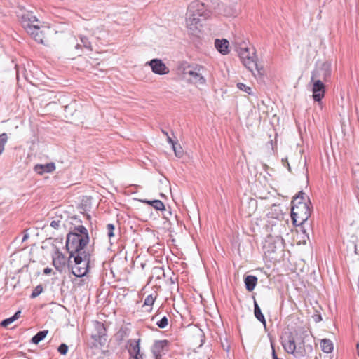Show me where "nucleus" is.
Wrapping results in <instances>:
<instances>
[{"label":"nucleus","instance_id":"nucleus-8","mask_svg":"<svg viewBox=\"0 0 359 359\" xmlns=\"http://www.w3.org/2000/svg\"><path fill=\"white\" fill-rule=\"evenodd\" d=\"M20 18L22 25L27 33H33L32 30H36V27L41 24L37 18L30 11L24 13Z\"/></svg>","mask_w":359,"mask_h":359},{"label":"nucleus","instance_id":"nucleus-9","mask_svg":"<svg viewBox=\"0 0 359 359\" xmlns=\"http://www.w3.org/2000/svg\"><path fill=\"white\" fill-rule=\"evenodd\" d=\"M106 328L103 323L96 321L94 323V330L91 334L92 338L100 344H102L106 341Z\"/></svg>","mask_w":359,"mask_h":359},{"label":"nucleus","instance_id":"nucleus-4","mask_svg":"<svg viewBox=\"0 0 359 359\" xmlns=\"http://www.w3.org/2000/svg\"><path fill=\"white\" fill-rule=\"evenodd\" d=\"M304 195L303 191H300L292 201L291 217L295 226L304 225L311 215L310 201L309 199L304 201Z\"/></svg>","mask_w":359,"mask_h":359},{"label":"nucleus","instance_id":"nucleus-5","mask_svg":"<svg viewBox=\"0 0 359 359\" xmlns=\"http://www.w3.org/2000/svg\"><path fill=\"white\" fill-rule=\"evenodd\" d=\"M89 243V236H86L85 238H80L77 233L69 232L67 236L66 248L69 253V258L68 264L72 263L71 259L72 256L86 252L85 247Z\"/></svg>","mask_w":359,"mask_h":359},{"label":"nucleus","instance_id":"nucleus-26","mask_svg":"<svg viewBox=\"0 0 359 359\" xmlns=\"http://www.w3.org/2000/svg\"><path fill=\"white\" fill-rule=\"evenodd\" d=\"M156 297L157 294L156 292L148 295L144 299V306H151L154 304Z\"/></svg>","mask_w":359,"mask_h":359},{"label":"nucleus","instance_id":"nucleus-2","mask_svg":"<svg viewBox=\"0 0 359 359\" xmlns=\"http://www.w3.org/2000/svg\"><path fill=\"white\" fill-rule=\"evenodd\" d=\"M212 12L207 6L198 0L189 4L187 12L186 25L191 34H194L202 26V22L210 19Z\"/></svg>","mask_w":359,"mask_h":359},{"label":"nucleus","instance_id":"nucleus-12","mask_svg":"<svg viewBox=\"0 0 359 359\" xmlns=\"http://www.w3.org/2000/svg\"><path fill=\"white\" fill-rule=\"evenodd\" d=\"M53 264L59 272H62L65 268L66 257L59 250H57L53 255Z\"/></svg>","mask_w":359,"mask_h":359},{"label":"nucleus","instance_id":"nucleus-23","mask_svg":"<svg viewBox=\"0 0 359 359\" xmlns=\"http://www.w3.org/2000/svg\"><path fill=\"white\" fill-rule=\"evenodd\" d=\"M321 348L324 353H330L333 350V344L330 339H323L321 340Z\"/></svg>","mask_w":359,"mask_h":359},{"label":"nucleus","instance_id":"nucleus-19","mask_svg":"<svg viewBox=\"0 0 359 359\" xmlns=\"http://www.w3.org/2000/svg\"><path fill=\"white\" fill-rule=\"evenodd\" d=\"M257 283V278L254 276H247L245 278V285L247 290L252 291Z\"/></svg>","mask_w":359,"mask_h":359},{"label":"nucleus","instance_id":"nucleus-46","mask_svg":"<svg viewBox=\"0 0 359 359\" xmlns=\"http://www.w3.org/2000/svg\"><path fill=\"white\" fill-rule=\"evenodd\" d=\"M358 188L359 189V180H358Z\"/></svg>","mask_w":359,"mask_h":359},{"label":"nucleus","instance_id":"nucleus-31","mask_svg":"<svg viewBox=\"0 0 359 359\" xmlns=\"http://www.w3.org/2000/svg\"><path fill=\"white\" fill-rule=\"evenodd\" d=\"M239 55H240V58H241L242 62L244 60H247V58H249L250 57V53H249L248 48H244V49L241 50L239 53Z\"/></svg>","mask_w":359,"mask_h":359},{"label":"nucleus","instance_id":"nucleus-40","mask_svg":"<svg viewBox=\"0 0 359 359\" xmlns=\"http://www.w3.org/2000/svg\"><path fill=\"white\" fill-rule=\"evenodd\" d=\"M4 150V146L2 145V143H0V155L2 154Z\"/></svg>","mask_w":359,"mask_h":359},{"label":"nucleus","instance_id":"nucleus-7","mask_svg":"<svg viewBox=\"0 0 359 359\" xmlns=\"http://www.w3.org/2000/svg\"><path fill=\"white\" fill-rule=\"evenodd\" d=\"M205 68L200 65H196L194 67H188L187 69H184V74L189 76V80L191 83L196 85H204L206 83V80L203 76Z\"/></svg>","mask_w":359,"mask_h":359},{"label":"nucleus","instance_id":"nucleus-22","mask_svg":"<svg viewBox=\"0 0 359 359\" xmlns=\"http://www.w3.org/2000/svg\"><path fill=\"white\" fill-rule=\"evenodd\" d=\"M71 233H76L80 238H85L86 236H89L87 229L83 225L74 226Z\"/></svg>","mask_w":359,"mask_h":359},{"label":"nucleus","instance_id":"nucleus-29","mask_svg":"<svg viewBox=\"0 0 359 359\" xmlns=\"http://www.w3.org/2000/svg\"><path fill=\"white\" fill-rule=\"evenodd\" d=\"M106 229H107V236H108V237H109V238L111 240V238H112V237H114V229H115V227H114V224H108L107 225Z\"/></svg>","mask_w":359,"mask_h":359},{"label":"nucleus","instance_id":"nucleus-11","mask_svg":"<svg viewBox=\"0 0 359 359\" xmlns=\"http://www.w3.org/2000/svg\"><path fill=\"white\" fill-rule=\"evenodd\" d=\"M168 344L167 340H158L154 342L151 347V352L155 359H161Z\"/></svg>","mask_w":359,"mask_h":359},{"label":"nucleus","instance_id":"nucleus-16","mask_svg":"<svg viewBox=\"0 0 359 359\" xmlns=\"http://www.w3.org/2000/svg\"><path fill=\"white\" fill-rule=\"evenodd\" d=\"M229 44L226 39H216L215 41L216 49L222 55H226L229 53Z\"/></svg>","mask_w":359,"mask_h":359},{"label":"nucleus","instance_id":"nucleus-39","mask_svg":"<svg viewBox=\"0 0 359 359\" xmlns=\"http://www.w3.org/2000/svg\"><path fill=\"white\" fill-rule=\"evenodd\" d=\"M272 357L273 359H279L276 353V351L274 350V348L272 346Z\"/></svg>","mask_w":359,"mask_h":359},{"label":"nucleus","instance_id":"nucleus-30","mask_svg":"<svg viewBox=\"0 0 359 359\" xmlns=\"http://www.w3.org/2000/svg\"><path fill=\"white\" fill-rule=\"evenodd\" d=\"M172 147L175 156L177 157H181L183 154L182 148L181 147V146L177 143V144H175Z\"/></svg>","mask_w":359,"mask_h":359},{"label":"nucleus","instance_id":"nucleus-34","mask_svg":"<svg viewBox=\"0 0 359 359\" xmlns=\"http://www.w3.org/2000/svg\"><path fill=\"white\" fill-rule=\"evenodd\" d=\"M8 140L7 134L3 133L0 135V143H2V145L4 146Z\"/></svg>","mask_w":359,"mask_h":359},{"label":"nucleus","instance_id":"nucleus-44","mask_svg":"<svg viewBox=\"0 0 359 359\" xmlns=\"http://www.w3.org/2000/svg\"><path fill=\"white\" fill-rule=\"evenodd\" d=\"M286 162H287V167H288V170H290V164H289V163L287 161H286Z\"/></svg>","mask_w":359,"mask_h":359},{"label":"nucleus","instance_id":"nucleus-21","mask_svg":"<svg viewBox=\"0 0 359 359\" xmlns=\"http://www.w3.org/2000/svg\"><path fill=\"white\" fill-rule=\"evenodd\" d=\"M142 203L149 204L151 205L156 210H165V205L160 200H154V201H148V200H142Z\"/></svg>","mask_w":359,"mask_h":359},{"label":"nucleus","instance_id":"nucleus-37","mask_svg":"<svg viewBox=\"0 0 359 359\" xmlns=\"http://www.w3.org/2000/svg\"><path fill=\"white\" fill-rule=\"evenodd\" d=\"M166 137H167V140H168V142H169L172 146H173V145H175V144H177V142H175V141H173V140H172V138H171L169 135H168V136H166Z\"/></svg>","mask_w":359,"mask_h":359},{"label":"nucleus","instance_id":"nucleus-45","mask_svg":"<svg viewBox=\"0 0 359 359\" xmlns=\"http://www.w3.org/2000/svg\"><path fill=\"white\" fill-rule=\"evenodd\" d=\"M278 241L279 243H282V241H281V240L278 239Z\"/></svg>","mask_w":359,"mask_h":359},{"label":"nucleus","instance_id":"nucleus-15","mask_svg":"<svg viewBox=\"0 0 359 359\" xmlns=\"http://www.w3.org/2000/svg\"><path fill=\"white\" fill-rule=\"evenodd\" d=\"M41 24L36 27V30H32L33 33H28L36 42L44 43L45 33L43 30H41Z\"/></svg>","mask_w":359,"mask_h":359},{"label":"nucleus","instance_id":"nucleus-13","mask_svg":"<svg viewBox=\"0 0 359 359\" xmlns=\"http://www.w3.org/2000/svg\"><path fill=\"white\" fill-rule=\"evenodd\" d=\"M244 66L249 69L255 76V72H257L258 74H262L263 68L262 67H259L253 57H250L247 58V60L243 62Z\"/></svg>","mask_w":359,"mask_h":359},{"label":"nucleus","instance_id":"nucleus-41","mask_svg":"<svg viewBox=\"0 0 359 359\" xmlns=\"http://www.w3.org/2000/svg\"><path fill=\"white\" fill-rule=\"evenodd\" d=\"M27 238H28V235H27V234H26V235H25V236H23V238H22V242H24V241H26Z\"/></svg>","mask_w":359,"mask_h":359},{"label":"nucleus","instance_id":"nucleus-6","mask_svg":"<svg viewBox=\"0 0 359 359\" xmlns=\"http://www.w3.org/2000/svg\"><path fill=\"white\" fill-rule=\"evenodd\" d=\"M82 252L72 256L74 262V266L72 267V273L76 277H83L88 271L90 255L88 252Z\"/></svg>","mask_w":359,"mask_h":359},{"label":"nucleus","instance_id":"nucleus-20","mask_svg":"<svg viewBox=\"0 0 359 359\" xmlns=\"http://www.w3.org/2000/svg\"><path fill=\"white\" fill-rule=\"evenodd\" d=\"M254 314L255 318L261 322L264 326H266L265 317L262 313L261 309L259 308L256 300H254Z\"/></svg>","mask_w":359,"mask_h":359},{"label":"nucleus","instance_id":"nucleus-36","mask_svg":"<svg viewBox=\"0 0 359 359\" xmlns=\"http://www.w3.org/2000/svg\"><path fill=\"white\" fill-rule=\"evenodd\" d=\"M132 356L134 358V359H143V354L140 353V350L139 351V355L135 353Z\"/></svg>","mask_w":359,"mask_h":359},{"label":"nucleus","instance_id":"nucleus-17","mask_svg":"<svg viewBox=\"0 0 359 359\" xmlns=\"http://www.w3.org/2000/svg\"><path fill=\"white\" fill-rule=\"evenodd\" d=\"M140 339H131L128 341L127 344L129 346L128 352L131 356L135 353L139 355V351L140 350Z\"/></svg>","mask_w":359,"mask_h":359},{"label":"nucleus","instance_id":"nucleus-25","mask_svg":"<svg viewBox=\"0 0 359 359\" xmlns=\"http://www.w3.org/2000/svg\"><path fill=\"white\" fill-rule=\"evenodd\" d=\"M20 313H21V311H18L17 312H15V313L13 316L2 320L1 323V325L2 327H7L8 325L11 324L15 320L18 319L20 316Z\"/></svg>","mask_w":359,"mask_h":359},{"label":"nucleus","instance_id":"nucleus-10","mask_svg":"<svg viewBox=\"0 0 359 359\" xmlns=\"http://www.w3.org/2000/svg\"><path fill=\"white\" fill-rule=\"evenodd\" d=\"M149 65L152 72L158 75H165L169 73V69L165 64L160 59H152L147 62Z\"/></svg>","mask_w":359,"mask_h":359},{"label":"nucleus","instance_id":"nucleus-3","mask_svg":"<svg viewBox=\"0 0 359 359\" xmlns=\"http://www.w3.org/2000/svg\"><path fill=\"white\" fill-rule=\"evenodd\" d=\"M330 65L326 62L312 72L310 83L312 85V97L315 102H320L324 97L325 92L324 82L330 78Z\"/></svg>","mask_w":359,"mask_h":359},{"label":"nucleus","instance_id":"nucleus-32","mask_svg":"<svg viewBox=\"0 0 359 359\" xmlns=\"http://www.w3.org/2000/svg\"><path fill=\"white\" fill-rule=\"evenodd\" d=\"M168 324V319L166 316H163L160 320L156 323V325L160 328H165Z\"/></svg>","mask_w":359,"mask_h":359},{"label":"nucleus","instance_id":"nucleus-33","mask_svg":"<svg viewBox=\"0 0 359 359\" xmlns=\"http://www.w3.org/2000/svg\"><path fill=\"white\" fill-rule=\"evenodd\" d=\"M57 351L61 355H65L67 353L68 346L65 344H62L59 346Z\"/></svg>","mask_w":359,"mask_h":359},{"label":"nucleus","instance_id":"nucleus-18","mask_svg":"<svg viewBox=\"0 0 359 359\" xmlns=\"http://www.w3.org/2000/svg\"><path fill=\"white\" fill-rule=\"evenodd\" d=\"M79 41L80 43H77L75 46L76 49L81 50L82 48H85L88 50H92L91 43L89 41L88 39L86 36L81 35L79 36Z\"/></svg>","mask_w":359,"mask_h":359},{"label":"nucleus","instance_id":"nucleus-42","mask_svg":"<svg viewBox=\"0 0 359 359\" xmlns=\"http://www.w3.org/2000/svg\"><path fill=\"white\" fill-rule=\"evenodd\" d=\"M162 133H163L165 136H168V132H166V131H165V130H162Z\"/></svg>","mask_w":359,"mask_h":359},{"label":"nucleus","instance_id":"nucleus-27","mask_svg":"<svg viewBox=\"0 0 359 359\" xmlns=\"http://www.w3.org/2000/svg\"><path fill=\"white\" fill-rule=\"evenodd\" d=\"M43 292V287L41 285H37L34 290L32 291V293L31 294V298H36L38 297L41 292Z\"/></svg>","mask_w":359,"mask_h":359},{"label":"nucleus","instance_id":"nucleus-14","mask_svg":"<svg viewBox=\"0 0 359 359\" xmlns=\"http://www.w3.org/2000/svg\"><path fill=\"white\" fill-rule=\"evenodd\" d=\"M34 171L39 174L43 175L44 173H50L55 170V165L54 163H48L46 164H36L34 168Z\"/></svg>","mask_w":359,"mask_h":359},{"label":"nucleus","instance_id":"nucleus-28","mask_svg":"<svg viewBox=\"0 0 359 359\" xmlns=\"http://www.w3.org/2000/svg\"><path fill=\"white\" fill-rule=\"evenodd\" d=\"M237 87L241 90L244 91V92L247 93L249 95L252 94L251 88L248 86H246L245 84H244L243 83H237Z\"/></svg>","mask_w":359,"mask_h":359},{"label":"nucleus","instance_id":"nucleus-24","mask_svg":"<svg viewBox=\"0 0 359 359\" xmlns=\"http://www.w3.org/2000/svg\"><path fill=\"white\" fill-rule=\"evenodd\" d=\"M48 333V330L39 331V332L36 333V334H35L32 338L31 341L33 344H37L46 337Z\"/></svg>","mask_w":359,"mask_h":359},{"label":"nucleus","instance_id":"nucleus-43","mask_svg":"<svg viewBox=\"0 0 359 359\" xmlns=\"http://www.w3.org/2000/svg\"><path fill=\"white\" fill-rule=\"evenodd\" d=\"M358 354L359 356V344H357Z\"/></svg>","mask_w":359,"mask_h":359},{"label":"nucleus","instance_id":"nucleus-35","mask_svg":"<svg viewBox=\"0 0 359 359\" xmlns=\"http://www.w3.org/2000/svg\"><path fill=\"white\" fill-rule=\"evenodd\" d=\"M61 221L60 220H53L50 222V226L54 228L55 229H58L60 226Z\"/></svg>","mask_w":359,"mask_h":359},{"label":"nucleus","instance_id":"nucleus-38","mask_svg":"<svg viewBox=\"0 0 359 359\" xmlns=\"http://www.w3.org/2000/svg\"><path fill=\"white\" fill-rule=\"evenodd\" d=\"M52 271V269L50 268H46L44 270H43V273L44 274H46V275H48L49 273H50Z\"/></svg>","mask_w":359,"mask_h":359},{"label":"nucleus","instance_id":"nucleus-1","mask_svg":"<svg viewBox=\"0 0 359 359\" xmlns=\"http://www.w3.org/2000/svg\"><path fill=\"white\" fill-rule=\"evenodd\" d=\"M295 339L292 333L282 339L285 351L297 358H304L313 351V337L306 330H298Z\"/></svg>","mask_w":359,"mask_h":359}]
</instances>
